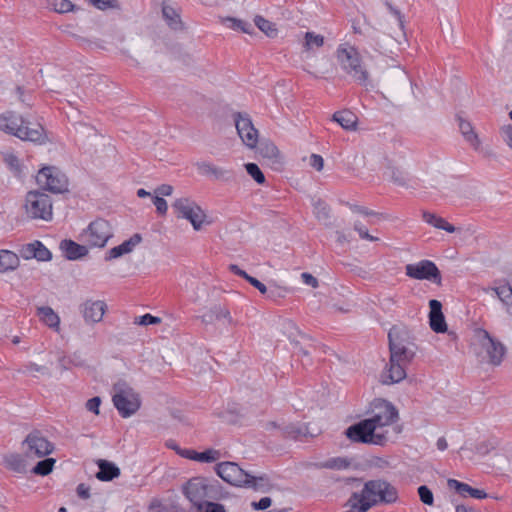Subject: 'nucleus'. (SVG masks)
Here are the masks:
<instances>
[{"label": "nucleus", "mask_w": 512, "mask_h": 512, "mask_svg": "<svg viewBox=\"0 0 512 512\" xmlns=\"http://www.w3.org/2000/svg\"><path fill=\"white\" fill-rule=\"evenodd\" d=\"M346 506L353 512H367L371 507L375 506V500L373 499L370 501L363 488L360 493H352L346 503Z\"/></svg>", "instance_id": "nucleus-24"}, {"label": "nucleus", "mask_w": 512, "mask_h": 512, "mask_svg": "<svg viewBox=\"0 0 512 512\" xmlns=\"http://www.w3.org/2000/svg\"><path fill=\"white\" fill-rule=\"evenodd\" d=\"M113 391V404L123 418L134 415L140 409V395L125 381L116 382Z\"/></svg>", "instance_id": "nucleus-4"}, {"label": "nucleus", "mask_w": 512, "mask_h": 512, "mask_svg": "<svg viewBox=\"0 0 512 512\" xmlns=\"http://www.w3.org/2000/svg\"><path fill=\"white\" fill-rule=\"evenodd\" d=\"M23 123V117L14 112H7L0 115V130L16 136Z\"/></svg>", "instance_id": "nucleus-26"}, {"label": "nucleus", "mask_w": 512, "mask_h": 512, "mask_svg": "<svg viewBox=\"0 0 512 512\" xmlns=\"http://www.w3.org/2000/svg\"><path fill=\"white\" fill-rule=\"evenodd\" d=\"M304 47L306 50L320 48L324 45V37L314 32H306L304 35Z\"/></svg>", "instance_id": "nucleus-44"}, {"label": "nucleus", "mask_w": 512, "mask_h": 512, "mask_svg": "<svg viewBox=\"0 0 512 512\" xmlns=\"http://www.w3.org/2000/svg\"><path fill=\"white\" fill-rule=\"evenodd\" d=\"M332 120L337 122L345 130H354L357 125V116L348 110L335 112Z\"/></svg>", "instance_id": "nucleus-35"}, {"label": "nucleus", "mask_w": 512, "mask_h": 512, "mask_svg": "<svg viewBox=\"0 0 512 512\" xmlns=\"http://www.w3.org/2000/svg\"><path fill=\"white\" fill-rule=\"evenodd\" d=\"M3 161L7 167L16 175L21 173V165L18 157L10 152L3 154Z\"/></svg>", "instance_id": "nucleus-46"}, {"label": "nucleus", "mask_w": 512, "mask_h": 512, "mask_svg": "<svg viewBox=\"0 0 512 512\" xmlns=\"http://www.w3.org/2000/svg\"><path fill=\"white\" fill-rule=\"evenodd\" d=\"M310 166L315 168L317 171H321L324 167V160L322 156L318 154H312L310 156Z\"/></svg>", "instance_id": "nucleus-60"}, {"label": "nucleus", "mask_w": 512, "mask_h": 512, "mask_svg": "<svg viewBox=\"0 0 512 512\" xmlns=\"http://www.w3.org/2000/svg\"><path fill=\"white\" fill-rule=\"evenodd\" d=\"M407 331L399 327H392L388 333L390 357L392 361L399 360L409 364L414 352L408 347Z\"/></svg>", "instance_id": "nucleus-7"}, {"label": "nucleus", "mask_w": 512, "mask_h": 512, "mask_svg": "<svg viewBox=\"0 0 512 512\" xmlns=\"http://www.w3.org/2000/svg\"><path fill=\"white\" fill-rule=\"evenodd\" d=\"M225 23L229 28L233 30H240L247 34H252L254 32V26L251 23L241 19L227 17L225 19Z\"/></svg>", "instance_id": "nucleus-42"}, {"label": "nucleus", "mask_w": 512, "mask_h": 512, "mask_svg": "<svg viewBox=\"0 0 512 512\" xmlns=\"http://www.w3.org/2000/svg\"><path fill=\"white\" fill-rule=\"evenodd\" d=\"M254 23L257 28L265 33L268 37L274 38L277 35V29L275 27V24L271 21L265 19L264 17L257 15L254 18Z\"/></svg>", "instance_id": "nucleus-41"}, {"label": "nucleus", "mask_w": 512, "mask_h": 512, "mask_svg": "<svg viewBox=\"0 0 512 512\" xmlns=\"http://www.w3.org/2000/svg\"><path fill=\"white\" fill-rule=\"evenodd\" d=\"M55 459L45 458L39 461L32 469V472L36 475L46 476L52 472Z\"/></svg>", "instance_id": "nucleus-45"}, {"label": "nucleus", "mask_w": 512, "mask_h": 512, "mask_svg": "<svg viewBox=\"0 0 512 512\" xmlns=\"http://www.w3.org/2000/svg\"><path fill=\"white\" fill-rule=\"evenodd\" d=\"M354 230L358 232L361 239L371 242L378 241L379 238L369 234L367 228L361 222H355Z\"/></svg>", "instance_id": "nucleus-53"}, {"label": "nucleus", "mask_w": 512, "mask_h": 512, "mask_svg": "<svg viewBox=\"0 0 512 512\" xmlns=\"http://www.w3.org/2000/svg\"><path fill=\"white\" fill-rule=\"evenodd\" d=\"M210 317V319H212V317L214 316L216 319H222V318H225L228 320L229 323H232V318L230 316V312L226 309V308H222V307H214L211 311H210V315H208Z\"/></svg>", "instance_id": "nucleus-54"}, {"label": "nucleus", "mask_w": 512, "mask_h": 512, "mask_svg": "<svg viewBox=\"0 0 512 512\" xmlns=\"http://www.w3.org/2000/svg\"><path fill=\"white\" fill-rule=\"evenodd\" d=\"M37 183L52 193H64L68 190V180L58 168L43 167L36 176Z\"/></svg>", "instance_id": "nucleus-12"}, {"label": "nucleus", "mask_w": 512, "mask_h": 512, "mask_svg": "<svg viewBox=\"0 0 512 512\" xmlns=\"http://www.w3.org/2000/svg\"><path fill=\"white\" fill-rule=\"evenodd\" d=\"M283 328L285 330V333L288 335V338L291 340V342L298 344L297 337L298 336H300L301 338L305 337V335H303L299 331L298 327L292 321H286L283 325Z\"/></svg>", "instance_id": "nucleus-49"}, {"label": "nucleus", "mask_w": 512, "mask_h": 512, "mask_svg": "<svg viewBox=\"0 0 512 512\" xmlns=\"http://www.w3.org/2000/svg\"><path fill=\"white\" fill-rule=\"evenodd\" d=\"M336 58L342 70H344L354 81L360 85L367 86L369 81V72L363 65L358 50L348 44H340L336 50Z\"/></svg>", "instance_id": "nucleus-2"}, {"label": "nucleus", "mask_w": 512, "mask_h": 512, "mask_svg": "<svg viewBox=\"0 0 512 512\" xmlns=\"http://www.w3.org/2000/svg\"><path fill=\"white\" fill-rule=\"evenodd\" d=\"M22 445L26 446L25 456L27 458H43L54 451V444L38 430L30 432Z\"/></svg>", "instance_id": "nucleus-14"}, {"label": "nucleus", "mask_w": 512, "mask_h": 512, "mask_svg": "<svg viewBox=\"0 0 512 512\" xmlns=\"http://www.w3.org/2000/svg\"><path fill=\"white\" fill-rule=\"evenodd\" d=\"M20 265V259L15 252L0 250V273H7L16 270Z\"/></svg>", "instance_id": "nucleus-31"}, {"label": "nucleus", "mask_w": 512, "mask_h": 512, "mask_svg": "<svg viewBox=\"0 0 512 512\" xmlns=\"http://www.w3.org/2000/svg\"><path fill=\"white\" fill-rule=\"evenodd\" d=\"M272 500L270 497H263L258 502H252L251 506L254 510H266L271 506Z\"/></svg>", "instance_id": "nucleus-59"}, {"label": "nucleus", "mask_w": 512, "mask_h": 512, "mask_svg": "<svg viewBox=\"0 0 512 512\" xmlns=\"http://www.w3.org/2000/svg\"><path fill=\"white\" fill-rule=\"evenodd\" d=\"M447 484L449 488L455 489L456 492L461 496H466V494H469L472 498L475 499H484L487 497V493L484 490L473 488L470 485L455 479H449Z\"/></svg>", "instance_id": "nucleus-28"}, {"label": "nucleus", "mask_w": 512, "mask_h": 512, "mask_svg": "<svg viewBox=\"0 0 512 512\" xmlns=\"http://www.w3.org/2000/svg\"><path fill=\"white\" fill-rule=\"evenodd\" d=\"M259 153L263 158L270 160L272 163H281L280 151L271 141L261 142L259 146Z\"/></svg>", "instance_id": "nucleus-37"}, {"label": "nucleus", "mask_w": 512, "mask_h": 512, "mask_svg": "<svg viewBox=\"0 0 512 512\" xmlns=\"http://www.w3.org/2000/svg\"><path fill=\"white\" fill-rule=\"evenodd\" d=\"M346 437L354 443L372 444L383 446L387 442V436L383 432H376L375 426L370 420L363 419L345 430Z\"/></svg>", "instance_id": "nucleus-5"}, {"label": "nucleus", "mask_w": 512, "mask_h": 512, "mask_svg": "<svg viewBox=\"0 0 512 512\" xmlns=\"http://www.w3.org/2000/svg\"><path fill=\"white\" fill-rule=\"evenodd\" d=\"M97 465L99 471L96 473V478L100 481H111L120 475V469L112 462L99 459Z\"/></svg>", "instance_id": "nucleus-29"}, {"label": "nucleus", "mask_w": 512, "mask_h": 512, "mask_svg": "<svg viewBox=\"0 0 512 512\" xmlns=\"http://www.w3.org/2000/svg\"><path fill=\"white\" fill-rule=\"evenodd\" d=\"M234 121L242 142L248 148H255L258 143V130L254 127L250 116L247 113L237 112L234 114Z\"/></svg>", "instance_id": "nucleus-16"}, {"label": "nucleus", "mask_w": 512, "mask_h": 512, "mask_svg": "<svg viewBox=\"0 0 512 512\" xmlns=\"http://www.w3.org/2000/svg\"><path fill=\"white\" fill-rule=\"evenodd\" d=\"M23 252L26 259L36 258L38 261H49L52 258L51 252L38 240L27 244Z\"/></svg>", "instance_id": "nucleus-25"}, {"label": "nucleus", "mask_w": 512, "mask_h": 512, "mask_svg": "<svg viewBox=\"0 0 512 512\" xmlns=\"http://www.w3.org/2000/svg\"><path fill=\"white\" fill-rule=\"evenodd\" d=\"M390 365L388 368V381L384 380L383 383L385 384H394L402 381L406 377V365L407 363L400 362L399 360L392 361V358L390 357Z\"/></svg>", "instance_id": "nucleus-32"}, {"label": "nucleus", "mask_w": 512, "mask_h": 512, "mask_svg": "<svg viewBox=\"0 0 512 512\" xmlns=\"http://www.w3.org/2000/svg\"><path fill=\"white\" fill-rule=\"evenodd\" d=\"M245 169L256 183L263 184L265 182V176L257 164L247 163L245 164Z\"/></svg>", "instance_id": "nucleus-50"}, {"label": "nucleus", "mask_w": 512, "mask_h": 512, "mask_svg": "<svg viewBox=\"0 0 512 512\" xmlns=\"http://www.w3.org/2000/svg\"><path fill=\"white\" fill-rule=\"evenodd\" d=\"M153 203L156 207V211L160 215H165L167 213L168 205L166 200L163 197L154 196L153 197Z\"/></svg>", "instance_id": "nucleus-57"}, {"label": "nucleus", "mask_w": 512, "mask_h": 512, "mask_svg": "<svg viewBox=\"0 0 512 512\" xmlns=\"http://www.w3.org/2000/svg\"><path fill=\"white\" fill-rule=\"evenodd\" d=\"M429 324L430 328L436 333H444L447 331V324L442 312V304L436 299L429 301Z\"/></svg>", "instance_id": "nucleus-20"}, {"label": "nucleus", "mask_w": 512, "mask_h": 512, "mask_svg": "<svg viewBox=\"0 0 512 512\" xmlns=\"http://www.w3.org/2000/svg\"><path fill=\"white\" fill-rule=\"evenodd\" d=\"M205 512H227L224 505L215 502H205Z\"/></svg>", "instance_id": "nucleus-61"}, {"label": "nucleus", "mask_w": 512, "mask_h": 512, "mask_svg": "<svg viewBox=\"0 0 512 512\" xmlns=\"http://www.w3.org/2000/svg\"><path fill=\"white\" fill-rule=\"evenodd\" d=\"M49 5L57 13H67L75 9V6L70 0H49Z\"/></svg>", "instance_id": "nucleus-47"}, {"label": "nucleus", "mask_w": 512, "mask_h": 512, "mask_svg": "<svg viewBox=\"0 0 512 512\" xmlns=\"http://www.w3.org/2000/svg\"><path fill=\"white\" fill-rule=\"evenodd\" d=\"M213 485L210 481L203 477H194L183 486V493L189 501L201 510L206 498H212Z\"/></svg>", "instance_id": "nucleus-8"}, {"label": "nucleus", "mask_w": 512, "mask_h": 512, "mask_svg": "<svg viewBox=\"0 0 512 512\" xmlns=\"http://www.w3.org/2000/svg\"><path fill=\"white\" fill-rule=\"evenodd\" d=\"M177 453L186 459L205 463H211L220 458V452L214 449H207L203 452H197L192 449H178Z\"/></svg>", "instance_id": "nucleus-23"}, {"label": "nucleus", "mask_w": 512, "mask_h": 512, "mask_svg": "<svg viewBox=\"0 0 512 512\" xmlns=\"http://www.w3.org/2000/svg\"><path fill=\"white\" fill-rule=\"evenodd\" d=\"M113 231L108 221L98 218L82 233L83 240L91 247L102 248L112 238Z\"/></svg>", "instance_id": "nucleus-10"}, {"label": "nucleus", "mask_w": 512, "mask_h": 512, "mask_svg": "<svg viewBox=\"0 0 512 512\" xmlns=\"http://www.w3.org/2000/svg\"><path fill=\"white\" fill-rule=\"evenodd\" d=\"M163 18L168 26L173 30H182L183 22L178 12L171 6L164 5L162 7Z\"/></svg>", "instance_id": "nucleus-39"}, {"label": "nucleus", "mask_w": 512, "mask_h": 512, "mask_svg": "<svg viewBox=\"0 0 512 512\" xmlns=\"http://www.w3.org/2000/svg\"><path fill=\"white\" fill-rule=\"evenodd\" d=\"M16 137L23 141H30L39 145L48 142V136L44 127L39 123H31L24 118L20 130L16 133Z\"/></svg>", "instance_id": "nucleus-17"}, {"label": "nucleus", "mask_w": 512, "mask_h": 512, "mask_svg": "<svg viewBox=\"0 0 512 512\" xmlns=\"http://www.w3.org/2000/svg\"><path fill=\"white\" fill-rule=\"evenodd\" d=\"M460 132L465 141L476 151L480 149L481 140L475 132L473 125L468 120L461 117L458 118Z\"/></svg>", "instance_id": "nucleus-27"}, {"label": "nucleus", "mask_w": 512, "mask_h": 512, "mask_svg": "<svg viewBox=\"0 0 512 512\" xmlns=\"http://www.w3.org/2000/svg\"><path fill=\"white\" fill-rule=\"evenodd\" d=\"M172 207L177 213V217L188 220L195 230H200L206 219V214L202 208L189 198L176 199Z\"/></svg>", "instance_id": "nucleus-11"}, {"label": "nucleus", "mask_w": 512, "mask_h": 512, "mask_svg": "<svg viewBox=\"0 0 512 512\" xmlns=\"http://www.w3.org/2000/svg\"><path fill=\"white\" fill-rule=\"evenodd\" d=\"M302 281L313 288L318 287V280L310 273L304 272L301 274Z\"/></svg>", "instance_id": "nucleus-63"}, {"label": "nucleus", "mask_w": 512, "mask_h": 512, "mask_svg": "<svg viewBox=\"0 0 512 512\" xmlns=\"http://www.w3.org/2000/svg\"><path fill=\"white\" fill-rule=\"evenodd\" d=\"M422 218L426 223L437 229L445 230L448 233H453L456 231V228L452 224L448 223L444 218L434 213L424 211L422 213Z\"/></svg>", "instance_id": "nucleus-36"}, {"label": "nucleus", "mask_w": 512, "mask_h": 512, "mask_svg": "<svg viewBox=\"0 0 512 512\" xmlns=\"http://www.w3.org/2000/svg\"><path fill=\"white\" fill-rule=\"evenodd\" d=\"M288 293H289V289H287L285 287H280L277 285L269 286L266 291L267 298L271 299L273 301H277L279 299L285 298Z\"/></svg>", "instance_id": "nucleus-48"}, {"label": "nucleus", "mask_w": 512, "mask_h": 512, "mask_svg": "<svg viewBox=\"0 0 512 512\" xmlns=\"http://www.w3.org/2000/svg\"><path fill=\"white\" fill-rule=\"evenodd\" d=\"M217 475L225 482L239 487H248L258 490L260 483L266 480L264 476H253L234 462H222L215 467Z\"/></svg>", "instance_id": "nucleus-3"}, {"label": "nucleus", "mask_w": 512, "mask_h": 512, "mask_svg": "<svg viewBox=\"0 0 512 512\" xmlns=\"http://www.w3.org/2000/svg\"><path fill=\"white\" fill-rule=\"evenodd\" d=\"M281 434L286 438L299 439L309 433L306 425L288 424L281 428Z\"/></svg>", "instance_id": "nucleus-40"}, {"label": "nucleus", "mask_w": 512, "mask_h": 512, "mask_svg": "<svg viewBox=\"0 0 512 512\" xmlns=\"http://www.w3.org/2000/svg\"><path fill=\"white\" fill-rule=\"evenodd\" d=\"M106 307L101 300H87L81 305V312L87 323L94 324L102 320Z\"/></svg>", "instance_id": "nucleus-19"}, {"label": "nucleus", "mask_w": 512, "mask_h": 512, "mask_svg": "<svg viewBox=\"0 0 512 512\" xmlns=\"http://www.w3.org/2000/svg\"><path fill=\"white\" fill-rule=\"evenodd\" d=\"M418 495L420 500L425 504L432 506L434 503V496L432 491L426 486L422 485L418 488Z\"/></svg>", "instance_id": "nucleus-51"}, {"label": "nucleus", "mask_w": 512, "mask_h": 512, "mask_svg": "<svg viewBox=\"0 0 512 512\" xmlns=\"http://www.w3.org/2000/svg\"><path fill=\"white\" fill-rule=\"evenodd\" d=\"M500 134L504 142L512 149V125H503L500 128Z\"/></svg>", "instance_id": "nucleus-55"}, {"label": "nucleus", "mask_w": 512, "mask_h": 512, "mask_svg": "<svg viewBox=\"0 0 512 512\" xmlns=\"http://www.w3.org/2000/svg\"><path fill=\"white\" fill-rule=\"evenodd\" d=\"M37 315L40 320L48 327L58 331L60 325V318L58 314L49 306H42L37 308Z\"/></svg>", "instance_id": "nucleus-33"}, {"label": "nucleus", "mask_w": 512, "mask_h": 512, "mask_svg": "<svg viewBox=\"0 0 512 512\" xmlns=\"http://www.w3.org/2000/svg\"><path fill=\"white\" fill-rule=\"evenodd\" d=\"M502 302L503 305L510 307L512 306V285L506 280H500L499 286L490 288Z\"/></svg>", "instance_id": "nucleus-34"}, {"label": "nucleus", "mask_w": 512, "mask_h": 512, "mask_svg": "<svg viewBox=\"0 0 512 512\" xmlns=\"http://www.w3.org/2000/svg\"><path fill=\"white\" fill-rule=\"evenodd\" d=\"M316 216L320 220H326L329 218V209L328 207L321 201H318L315 204Z\"/></svg>", "instance_id": "nucleus-56"}, {"label": "nucleus", "mask_w": 512, "mask_h": 512, "mask_svg": "<svg viewBox=\"0 0 512 512\" xmlns=\"http://www.w3.org/2000/svg\"><path fill=\"white\" fill-rule=\"evenodd\" d=\"M384 175L398 186H407L409 180L407 173L392 165L390 162H388Z\"/></svg>", "instance_id": "nucleus-38"}, {"label": "nucleus", "mask_w": 512, "mask_h": 512, "mask_svg": "<svg viewBox=\"0 0 512 512\" xmlns=\"http://www.w3.org/2000/svg\"><path fill=\"white\" fill-rule=\"evenodd\" d=\"M470 347L481 362L499 366L507 352L506 346L484 328L473 330Z\"/></svg>", "instance_id": "nucleus-1"}, {"label": "nucleus", "mask_w": 512, "mask_h": 512, "mask_svg": "<svg viewBox=\"0 0 512 512\" xmlns=\"http://www.w3.org/2000/svg\"><path fill=\"white\" fill-rule=\"evenodd\" d=\"M26 214L31 219L50 221L53 217L52 201L49 195L40 191H29L25 198Z\"/></svg>", "instance_id": "nucleus-6"}, {"label": "nucleus", "mask_w": 512, "mask_h": 512, "mask_svg": "<svg viewBox=\"0 0 512 512\" xmlns=\"http://www.w3.org/2000/svg\"><path fill=\"white\" fill-rule=\"evenodd\" d=\"M59 247L64 256L71 261L81 259L88 254V248L85 245H80L70 239L62 240Z\"/></svg>", "instance_id": "nucleus-22"}, {"label": "nucleus", "mask_w": 512, "mask_h": 512, "mask_svg": "<svg viewBox=\"0 0 512 512\" xmlns=\"http://www.w3.org/2000/svg\"><path fill=\"white\" fill-rule=\"evenodd\" d=\"M3 464L5 468L18 474L27 472V464L25 458L18 453H9L3 456Z\"/></svg>", "instance_id": "nucleus-30"}, {"label": "nucleus", "mask_w": 512, "mask_h": 512, "mask_svg": "<svg viewBox=\"0 0 512 512\" xmlns=\"http://www.w3.org/2000/svg\"><path fill=\"white\" fill-rule=\"evenodd\" d=\"M156 196H170L173 192V187L169 184H162L155 189Z\"/></svg>", "instance_id": "nucleus-62"}, {"label": "nucleus", "mask_w": 512, "mask_h": 512, "mask_svg": "<svg viewBox=\"0 0 512 512\" xmlns=\"http://www.w3.org/2000/svg\"><path fill=\"white\" fill-rule=\"evenodd\" d=\"M100 404H101V398L96 396V397L89 399L86 402V408L88 411L93 412L94 414L98 415Z\"/></svg>", "instance_id": "nucleus-58"}, {"label": "nucleus", "mask_w": 512, "mask_h": 512, "mask_svg": "<svg viewBox=\"0 0 512 512\" xmlns=\"http://www.w3.org/2000/svg\"><path fill=\"white\" fill-rule=\"evenodd\" d=\"M406 275L413 279L430 280L437 285H441V273L434 262L422 260L416 264H408L405 267Z\"/></svg>", "instance_id": "nucleus-15"}, {"label": "nucleus", "mask_w": 512, "mask_h": 512, "mask_svg": "<svg viewBox=\"0 0 512 512\" xmlns=\"http://www.w3.org/2000/svg\"><path fill=\"white\" fill-rule=\"evenodd\" d=\"M141 240L142 237L140 234L136 233L132 235L128 240H125L120 245L108 250L105 255V260L111 261L132 252L133 249L141 242Z\"/></svg>", "instance_id": "nucleus-21"}, {"label": "nucleus", "mask_w": 512, "mask_h": 512, "mask_svg": "<svg viewBox=\"0 0 512 512\" xmlns=\"http://www.w3.org/2000/svg\"><path fill=\"white\" fill-rule=\"evenodd\" d=\"M76 492L81 499H88L90 497V487L84 483H80L77 486Z\"/></svg>", "instance_id": "nucleus-64"}, {"label": "nucleus", "mask_w": 512, "mask_h": 512, "mask_svg": "<svg viewBox=\"0 0 512 512\" xmlns=\"http://www.w3.org/2000/svg\"><path fill=\"white\" fill-rule=\"evenodd\" d=\"M134 323L143 326L155 325L161 323V318L147 313L145 315L136 317Z\"/></svg>", "instance_id": "nucleus-52"}, {"label": "nucleus", "mask_w": 512, "mask_h": 512, "mask_svg": "<svg viewBox=\"0 0 512 512\" xmlns=\"http://www.w3.org/2000/svg\"><path fill=\"white\" fill-rule=\"evenodd\" d=\"M198 171L206 176H212L215 180L230 183L234 180V172L231 169L215 166L210 162H198L196 164Z\"/></svg>", "instance_id": "nucleus-18"}, {"label": "nucleus", "mask_w": 512, "mask_h": 512, "mask_svg": "<svg viewBox=\"0 0 512 512\" xmlns=\"http://www.w3.org/2000/svg\"><path fill=\"white\" fill-rule=\"evenodd\" d=\"M398 418V410L391 402L377 399L374 401V413L367 419L370 420L371 425L375 426V431L379 432V429L395 423Z\"/></svg>", "instance_id": "nucleus-13"}, {"label": "nucleus", "mask_w": 512, "mask_h": 512, "mask_svg": "<svg viewBox=\"0 0 512 512\" xmlns=\"http://www.w3.org/2000/svg\"><path fill=\"white\" fill-rule=\"evenodd\" d=\"M364 492L370 501L375 500V505L378 503L391 504L398 499L397 489L385 480L367 481L364 484Z\"/></svg>", "instance_id": "nucleus-9"}, {"label": "nucleus", "mask_w": 512, "mask_h": 512, "mask_svg": "<svg viewBox=\"0 0 512 512\" xmlns=\"http://www.w3.org/2000/svg\"><path fill=\"white\" fill-rule=\"evenodd\" d=\"M351 462L345 457L330 458L321 464L322 468L334 469V470H345L349 468Z\"/></svg>", "instance_id": "nucleus-43"}]
</instances>
